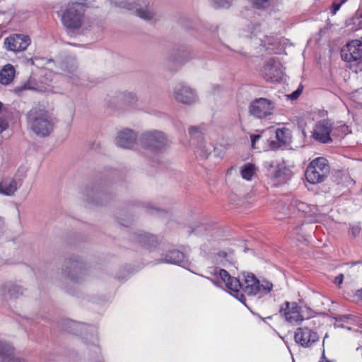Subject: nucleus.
<instances>
[{
  "label": "nucleus",
  "instance_id": "ddd939ff",
  "mask_svg": "<svg viewBox=\"0 0 362 362\" xmlns=\"http://www.w3.org/2000/svg\"><path fill=\"white\" fill-rule=\"evenodd\" d=\"M262 75L267 81H279L284 75L281 63L273 58L269 59L264 64Z\"/></svg>",
  "mask_w": 362,
  "mask_h": 362
},
{
  "label": "nucleus",
  "instance_id": "a19ab883",
  "mask_svg": "<svg viewBox=\"0 0 362 362\" xmlns=\"http://www.w3.org/2000/svg\"><path fill=\"white\" fill-rule=\"evenodd\" d=\"M7 127L8 122L4 119H0V133L6 129Z\"/></svg>",
  "mask_w": 362,
  "mask_h": 362
},
{
  "label": "nucleus",
  "instance_id": "49530a36",
  "mask_svg": "<svg viewBox=\"0 0 362 362\" xmlns=\"http://www.w3.org/2000/svg\"><path fill=\"white\" fill-rule=\"evenodd\" d=\"M358 295L362 298V289L358 291Z\"/></svg>",
  "mask_w": 362,
  "mask_h": 362
},
{
  "label": "nucleus",
  "instance_id": "bb28decb",
  "mask_svg": "<svg viewBox=\"0 0 362 362\" xmlns=\"http://www.w3.org/2000/svg\"><path fill=\"white\" fill-rule=\"evenodd\" d=\"M65 75L72 80L73 83H77V66L74 60L71 59L63 64L62 67Z\"/></svg>",
  "mask_w": 362,
  "mask_h": 362
},
{
  "label": "nucleus",
  "instance_id": "f8f14e48",
  "mask_svg": "<svg viewBox=\"0 0 362 362\" xmlns=\"http://www.w3.org/2000/svg\"><path fill=\"white\" fill-rule=\"evenodd\" d=\"M332 130V122L329 119L317 122L313 128L312 137L317 141L326 144L332 141L330 136Z\"/></svg>",
  "mask_w": 362,
  "mask_h": 362
},
{
  "label": "nucleus",
  "instance_id": "cd10ccee",
  "mask_svg": "<svg viewBox=\"0 0 362 362\" xmlns=\"http://www.w3.org/2000/svg\"><path fill=\"white\" fill-rule=\"evenodd\" d=\"M291 206L293 209H296L297 211L303 212L307 215L310 206L305 202L298 200H293L291 202Z\"/></svg>",
  "mask_w": 362,
  "mask_h": 362
},
{
  "label": "nucleus",
  "instance_id": "39448f33",
  "mask_svg": "<svg viewBox=\"0 0 362 362\" xmlns=\"http://www.w3.org/2000/svg\"><path fill=\"white\" fill-rule=\"evenodd\" d=\"M329 172L327 160L319 157L313 160L308 165L305 176L306 180L311 184H318L325 180Z\"/></svg>",
  "mask_w": 362,
  "mask_h": 362
},
{
  "label": "nucleus",
  "instance_id": "c9c22d12",
  "mask_svg": "<svg viewBox=\"0 0 362 362\" xmlns=\"http://www.w3.org/2000/svg\"><path fill=\"white\" fill-rule=\"evenodd\" d=\"M360 231L361 228L358 226H352L349 228V234L354 238L359 235Z\"/></svg>",
  "mask_w": 362,
  "mask_h": 362
},
{
  "label": "nucleus",
  "instance_id": "f3484780",
  "mask_svg": "<svg viewBox=\"0 0 362 362\" xmlns=\"http://www.w3.org/2000/svg\"><path fill=\"white\" fill-rule=\"evenodd\" d=\"M157 245L158 239L155 235L141 230L137 233V246L151 251Z\"/></svg>",
  "mask_w": 362,
  "mask_h": 362
},
{
  "label": "nucleus",
  "instance_id": "5701e85b",
  "mask_svg": "<svg viewBox=\"0 0 362 362\" xmlns=\"http://www.w3.org/2000/svg\"><path fill=\"white\" fill-rule=\"evenodd\" d=\"M1 294L6 300L16 298L23 294V289L20 286L8 284L1 287Z\"/></svg>",
  "mask_w": 362,
  "mask_h": 362
},
{
  "label": "nucleus",
  "instance_id": "72a5a7b5",
  "mask_svg": "<svg viewBox=\"0 0 362 362\" xmlns=\"http://www.w3.org/2000/svg\"><path fill=\"white\" fill-rule=\"evenodd\" d=\"M302 91H303V86H300L296 90H295L294 92H293L292 93L289 94V95H287V98L291 99V100H296L297 99L300 95L302 93Z\"/></svg>",
  "mask_w": 362,
  "mask_h": 362
},
{
  "label": "nucleus",
  "instance_id": "423d86ee",
  "mask_svg": "<svg viewBox=\"0 0 362 362\" xmlns=\"http://www.w3.org/2000/svg\"><path fill=\"white\" fill-rule=\"evenodd\" d=\"M62 274L69 281L74 284H80L85 280L87 269L83 263L78 259H70L64 261Z\"/></svg>",
  "mask_w": 362,
  "mask_h": 362
},
{
  "label": "nucleus",
  "instance_id": "473e14b6",
  "mask_svg": "<svg viewBox=\"0 0 362 362\" xmlns=\"http://www.w3.org/2000/svg\"><path fill=\"white\" fill-rule=\"evenodd\" d=\"M284 173V168L281 166H276V169L271 173V175L273 177L276 179L281 178Z\"/></svg>",
  "mask_w": 362,
  "mask_h": 362
},
{
  "label": "nucleus",
  "instance_id": "7ed1b4c3",
  "mask_svg": "<svg viewBox=\"0 0 362 362\" xmlns=\"http://www.w3.org/2000/svg\"><path fill=\"white\" fill-rule=\"evenodd\" d=\"M85 4L83 0L69 2L61 18L62 23L66 29L75 30L82 26Z\"/></svg>",
  "mask_w": 362,
  "mask_h": 362
},
{
  "label": "nucleus",
  "instance_id": "6ab92c4d",
  "mask_svg": "<svg viewBox=\"0 0 362 362\" xmlns=\"http://www.w3.org/2000/svg\"><path fill=\"white\" fill-rule=\"evenodd\" d=\"M21 183L13 177H6L0 182V194L12 196L20 187Z\"/></svg>",
  "mask_w": 362,
  "mask_h": 362
},
{
  "label": "nucleus",
  "instance_id": "7c9ffc66",
  "mask_svg": "<svg viewBox=\"0 0 362 362\" xmlns=\"http://www.w3.org/2000/svg\"><path fill=\"white\" fill-rule=\"evenodd\" d=\"M353 24L355 25L356 29H361L362 28V13L355 14L351 19Z\"/></svg>",
  "mask_w": 362,
  "mask_h": 362
},
{
  "label": "nucleus",
  "instance_id": "ea45409f",
  "mask_svg": "<svg viewBox=\"0 0 362 362\" xmlns=\"http://www.w3.org/2000/svg\"><path fill=\"white\" fill-rule=\"evenodd\" d=\"M119 223L124 226H128L131 223L133 222V217L132 216H128L127 218V220H124L122 217L119 218Z\"/></svg>",
  "mask_w": 362,
  "mask_h": 362
},
{
  "label": "nucleus",
  "instance_id": "9b49d317",
  "mask_svg": "<svg viewBox=\"0 0 362 362\" xmlns=\"http://www.w3.org/2000/svg\"><path fill=\"white\" fill-rule=\"evenodd\" d=\"M341 59L347 62H357L362 58V42L354 40L348 42L341 50Z\"/></svg>",
  "mask_w": 362,
  "mask_h": 362
},
{
  "label": "nucleus",
  "instance_id": "a18cd8bd",
  "mask_svg": "<svg viewBox=\"0 0 362 362\" xmlns=\"http://www.w3.org/2000/svg\"><path fill=\"white\" fill-rule=\"evenodd\" d=\"M339 3H341V5L346 2L347 0H339Z\"/></svg>",
  "mask_w": 362,
  "mask_h": 362
},
{
  "label": "nucleus",
  "instance_id": "b1692460",
  "mask_svg": "<svg viewBox=\"0 0 362 362\" xmlns=\"http://www.w3.org/2000/svg\"><path fill=\"white\" fill-rule=\"evenodd\" d=\"M258 168L253 163H247L240 168L241 177L247 181H252L257 175Z\"/></svg>",
  "mask_w": 362,
  "mask_h": 362
},
{
  "label": "nucleus",
  "instance_id": "37998d69",
  "mask_svg": "<svg viewBox=\"0 0 362 362\" xmlns=\"http://www.w3.org/2000/svg\"><path fill=\"white\" fill-rule=\"evenodd\" d=\"M188 131H189V134L190 135H192H192H194V134L198 133L199 129H198V128H197V127H190L189 128V130H188Z\"/></svg>",
  "mask_w": 362,
  "mask_h": 362
},
{
  "label": "nucleus",
  "instance_id": "a211bd4d",
  "mask_svg": "<svg viewBox=\"0 0 362 362\" xmlns=\"http://www.w3.org/2000/svg\"><path fill=\"white\" fill-rule=\"evenodd\" d=\"M276 139L278 141V144L274 141L270 143V147L273 150H276L281 145L286 146L290 144L292 139L291 132L288 128H279L276 130Z\"/></svg>",
  "mask_w": 362,
  "mask_h": 362
},
{
  "label": "nucleus",
  "instance_id": "c756f323",
  "mask_svg": "<svg viewBox=\"0 0 362 362\" xmlns=\"http://www.w3.org/2000/svg\"><path fill=\"white\" fill-rule=\"evenodd\" d=\"M233 0H212L214 6L217 8H229Z\"/></svg>",
  "mask_w": 362,
  "mask_h": 362
},
{
  "label": "nucleus",
  "instance_id": "2f4dec72",
  "mask_svg": "<svg viewBox=\"0 0 362 362\" xmlns=\"http://www.w3.org/2000/svg\"><path fill=\"white\" fill-rule=\"evenodd\" d=\"M270 0H253V4L257 8H264L269 6Z\"/></svg>",
  "mask_w": 362,
  "mask_h": 362
},
{
  "label": "nucleus",
  "instance_id": "6e6552de",
  "mask_svg": "<svg viewBox=\"0 0 362 362\" xmlns=\"http://www.w3.org/2000/svg\"><path fill=\"white\" fill-rule=\"evenodd\" d=\"M142 147L152 151H161L168 144V139L164 133L158 131L147 132L139 139Z\"/></svg>",
  "mask_w": 362,
  "mask_h": 362
},
{
  "label": "nucleus",
  "instance_id": "393cba45",
  "mask_svg": "<svg viewBox=\"0 0 362 362\" xmlns=\"http://www.w3.org/2000/svg\"><path fill=\"white\" fill-rule=\"evenodd\" d=\"M251 40L255 45L262 46L266 49H269V46L274 45L276 42V39L274 36H268L262 33H259L257 36L254 35L251 37Z\"/></svg>",
  "mask_w": 362,
  "mask_h": 362
},
{
  "label": "nucleus",
  "instance_id": "9d476101",
  "mask_svg": "<svg viewBox=\"0 0 362 362\" xmlns=\"http://www.w3.org/2000/svg\"><path fill=\"white\" fill-rule=\"evenodd\" d=\"M274 109V103L264 98L255 99L249 107L250 113L255 117L260 119L271 115Z\"/></svg>",
  "mask_w": 362,
  "mask_h": 362
},
{
  "label": "nucleus",
  "instance_id": "e433bc0d",
  "mask_svg": "<svg viewBox=\"0 0 362 362\" xmlns=\"http://www.w3.org/2000/svg\"><path fill=\"white\" fill-rule=\"evenodd\" d=\"M341 6V3L338 2V0H335L332 5L331 7V13L332 15L336 14V13L339 10Z\"/></svg>",
  "mask_w": 362,
  "mask_h": 362
},
{
  "label": "nucleus",
  "instance_id": "1a4fd4ad",
  "mask_svg": "<svg viewBox=\"0 0 362 362\" xmlns=\"http://www.w3.org/2000/svg\"><path fill=\"white\" fill-rule=\"evenodd\" d=\"M294 339L301 347L310 349L320 341V336L314 327L303 326L296 329Z\"/></svg>",
  "mask_w": 362,
  "mask_h": 362
},
{
  "label": "nucleus",
  "instance_id": "f03ea898",
  "mask_svg": "<svg viewBox=\"0 0 362 362\" xmlns=\"http://www.w3.org/2000/svg\"><path fill=\"white\" fill-rule=\"evenodd\" d=\"M28 127L40 137H46L53 131L55 119L45 107H35L27 115Z\"/></svg>",
  "mask_w": 362,
  "mask_h": 362
},
{
  "label": "nucleus",
  "instance_id": "c85d7f7f",
  "mask_svg": "<svg viewBox=\"0 0 362 362\" xmlns=\"http://www.w3.org/2000/svg\"><path fill=\"white\" fill-rule=\"evenodd\" d=\"M306 216L315 218V221H320L322 214L319 212L318 208L313 205L310 206Z\"/></svg>",
  "mask_w": 362,
  "mask_h": 362
},
{
  "label": "nucleus",
  "instance_id": "a878e982",
  "mask_svg": "<svg viewBox=\"0 0 362 362\" xmlns=\"http://www.w3.org/2000/svg\"><path fill=\"white\" fill-rule=\"evenodd\" d=\"M16 70L13 65H5L0 71V83L3 85L10 84L14 79Z\"/></svg>",
  "mask_w": 362,
  "mask_h": 362
},
{
  "label": "nucleus",
  "instance_id": "20e7f679",
  "mask_svg": "<svg viewBox=\"0 0 362 362\" xmlns=\"http://www.w3.org/2000/svg\"><path fill=\"white\" fill-rule=\"evenodd\" d=\"M279 312L285 320L293 325H298L314 315L313 310L310 308H301L296 302H284L281 306Z\"/></svg>",
  "mask_w": 362,
  "mask_h": 362
},
{
  "label": "nucleus",
  "instance_id": "dca6fc26",
  "mask_svg": "<svg viewBox=\"0 0 362 362\" xmlns=\"http://www.w3.org/2000/svg\"><path fill=\"white\" fill-rule=\"evenodd\" d=\"M134 132L129 129L119 131L115 138V144L122 148L131 149L135 144Z\"/></svg>",
  "mask_w": 362,
  "mask_h": 362
},
{
  "label": "nucleus",
  "instance_id": "58836bf2",
  "mask_svg": "<svg viewBox=\"0 0 362 362\" xmlns=\"http://www.w3.org/2000/svg\"><path fill=\"white\" fill-rule=\"evenodd\" d=\"M64 323L66 326H69V327L66 328V330L69 332H74L72 327H77L78 325V323L71 320H66Z\"/></svg>",
  "mask_w": 362,
  "mask_h": 362
},
{
  "label": "nucleus",
  "instance_id": "79ce46f5",
  "mask_svg": "<svg viewBox=\"0 0 362 362\" xmlns=\"http://www.w3.org/2000/svg\"><path fill=\"white\" fill-rule=\"evenodd\" d=\"M343 279H344V276L343 274H339L338 276H337L334 279V283L338 286H339L342 282H343Z\"/></svg>",
  "mask_w": 362,
  "mask_h": 362
},
{
  "label": "nucleus",
  "instance_id": "412c9836",
  "mask_svg": "<svg viewBox=\"0 0 362 362\" xmlns=\"http://www.w3.org/2000/svg\"><path fill=\"white\" fill-rule=\"evenodd\" d=\"M0 361L1 362H24L23 360L16 357L13 347L5 342H0Z\"/></svg>",
  "mask_w": 362,
  "mask_h": 362
},
{
  "label": "nucleus",
  "instance_id": "0eeeda50",
  "mask_svg": "<svg viewBox=\"0 0 362 362\" xmlns=\"http://www.w3.org/2000/svg\"><path fill=\"white\" fill-rule=\"evenodd\" d=\"M170 96L176 102L185 105H193L199 101L197 90L182 83L173 87Z\"/></svg>",
  "mask_w": 362,
  "mask_h": 362
},
{
  "label": "nucleus",
  "instance_id": "f704fd0d",
  "mask_svg": "<svg viewBox=\"0 0 362 362\" xmlns=\"http://www.w3.org/2000/svg\"><path fill=\"white\" fill-rule=\"evenodd\" d=\"M123 100L125 103H132L134 100V94L133 93H124Z\"/></svg>",
  "mask_w": 362,
  "mask_h": 362
},
{
  "label": "nucleus",
  "instance_id": "aec40b11",
  "mask_svg": "<svg viewBox=\"0 0 362 362\" xmlns=\"http://www.w3.org/2000/svg\"><path fill=\"white\" fill-rule=\"evenodd\" d=\"M137 16L150 22H156L159 20V16L151 2L144 5L139 4V7L137 8Z\"/></svg>",
  "mask_w": 362,
  "mask_h": 362
},
{
  "label": "nucleus",
  "instance_id": "c03bdc74",
  "mask_svg": "<svg viewBox=\"0 0 362 362\" xmlns=\"http://www.w3.org/2000/svg\"><path fill=\"white\" fill-rule=\"evenodd\" d=\"M23 89H36V88L34 87H32L30 85V82H28V83L24 84Z\"/></svg>",
  "mask_w": 362,
  "mask_h": 362
},
{
  "label": "nucleus",
  "instance_id": "f257e3e1",
  "mask_svg": "<svg viewBox=\"0 0 362 362\" xmlns=\"http://www.w3.org/2000/svg\"><path fill=\"white\" fill-rule=\"evenodd\" d=\"M211 274L213 275L211 281L221 288L225 287L228 293L245 303V298L240 292L248 296L263 295L269 293L273 285L269 281H260L252 273L244 272L238 279L232 277L228 272L222 269L214 268Z\"/></svg>",
  "mask_w": 362,
  "mask_h": 362
},
{
  "label": "nucleus",
  "instance_id": "4be33fe9",
  "mask_svg": "<svg viewBox=\"0 0 362 362\" xmlns=\"http://www.w3.org/2000/svg\"><path fill=\"white\" fill-rule=\"evenodd\" d=\"M212 151H214L215 156H221V152L218 151L217 148L214 147L211 143L202 141L197 146L195 153L198 156L202 158H207Z\"/></svg>",
  "mask_w": 362,
  "mask_h": 362
},
{
  "label": "nucleus",
  "instance_id": "2eb2a0df",
  "mask_svg": "<svg viewBox=\"0 0 362 362\" xmlns=\"http://www.w3.org/2000/svg\"><path fill=\"white\" fill-rule=\"evenodd\" d=\"M160 262L178 264L185 268L190 265L188 256L184 255L182 252L177 250H170L164 257L160 259Z\"/></svg>",
  "mask_w": 362,
  "mask_h": 362
},
{
  "label": "nucleus",
  "instance_id": "4c0bfd02",
  "mask_svg": "<svg viewBox=\"0 0 362 362\" xmlns=\"http://www.w3.org/2000/svg\"><path fill=\"white\" fill-rule=\"evenodd\" d=\"M261 137H262L261 134H251L250 135L251 145L253 148H257L256 146V143L260 139Z\"/></svg>",
  "mask_w": 362,
  "mask_h": 362
},
{
  "label": "nucleus",
  "instance_id": "4468645a",
  "mask_svg": "<svg viewBox=\"0 0 362 362\" xmlns=\"http://www.w3.org/2000/svg\"><path fill=\"white\" fill-rule=\"evenodd\" d=\"M30 42V38L28 35L13 34L5 38L4 45L8 51L19 52L25 50Z\"/></svg>",
  "mask_w": 362,
  "mask_h": 362
}]
</instances>
